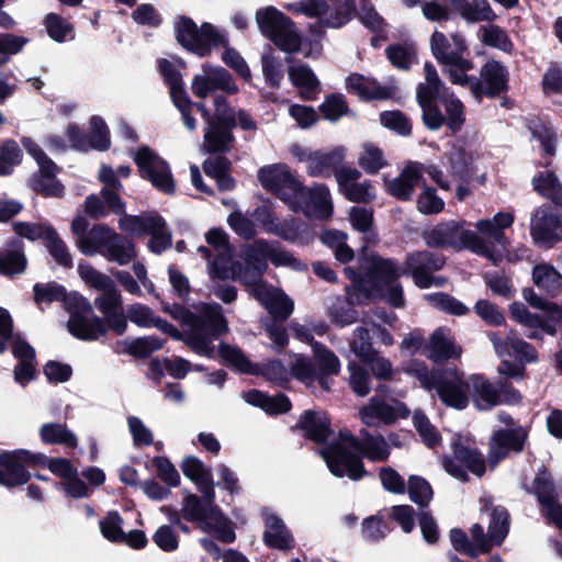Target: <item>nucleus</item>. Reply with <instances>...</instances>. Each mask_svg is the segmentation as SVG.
I'll use <instances>...</instances> for the list:
<instances>
[{"label": "nucleus", "instance_id": "3c124183", "mask_svg": "<svg viewBox=\"0 0 562 562\" xmlns=\"http://www.w3.org/2000/svg\"><path fill=\"white\" fill-rule=\"evenodd\" d=\"M509 313L512 318L530 329H541L543 333L553 331V328L547 326V324L540 319L539 314L531 313L521 302H513L509 305Z\"/></svg>", "mask_w": 562, "mask_h": 562}, {"label": "nucleus", "instance_id": "9d476101", "mask_svg": "<svg viewBox=\"0 0 562 562\" xmlns=\"http://www.w3.org/2000/svg\"><path fill=\"white\" fill-rule=\"evenodd\" d=\"M245 265L236 261L233 263V270L239 273L244 271L245 278H250L252 282L263 284L261 278L268 268L267 260H270L276 267L289 266L295 258L286 250L276 249L266 239H258L245 251Z\"/></svg>", "mask_w": 562, "mask_h": 562}, {"label": "nucleus", "instance_id": "f8f14e48", "mask_svg": "<svg viewBox=\"0 0 562 562\" xmlns=\"http://www.w3.org/2000/svg\"><path fill=\"white\" fill-rule=\"evenodd\" d=\"M134 162L142 179L150 181L160 192L173 194L176 183L168 162L147 145L138 147Z\"/></svg>", "mask_w": 562, "mask_h": 562}, {"label": "nucleus", "instance_id": "ea45409f", "mask_svg": "<svg viewBox=\"0 0 562 562\" xmlns=\"http://www.w3.org/2000/svg\"><path fill=\"white\" fill-rule=\"evenodd\" d=\"M446 263L443 256L436 255L428 250H417L407 254L404 268L412 270L439 271Z\"/></svg>", "mask_w": 562, "mask_h": 562}, {"label": "nucleus", "instance_id": "0e129e2a", "mask_svg": "<svg viewBox=\"0 0 562 562\" xmlns=\"http://www.w3.org/2000/svg\"><path fill=\"white\" fill-rule=\"evenodd\" d=\"M529 126L532 137L538 139L546 155L554 156L557 151V133L540 120L532 121Z\"/></svg>", "mask_w": 562, "mask_h": 562}, {"label": "nucleus", "instance_id": "f03ea898", "mask_svg": "<svg viewBox=\"0 0 562 562\" xmlns=\"http://www.w3.org/2000/svg\"><path fill=\"white\" fill-rule=\"evenodd\" d=\"M175 34L181 47L201 58L210 56L214 48L225 47L223 61L244 80L251 79L246 60L235 48L228 47V40L213 24L203 22L199 27L191 18L180 15L175 23Z\"/></svg>", "mask_w": 562, "mask_h": 562}, {"label": "nucleus", "instance_id": "e433bc0d", "mask_svg": "<svg viewBox=\"0 0 562 562\" xmlns=\"http://www.w3.org/2000/svg\"><path fill=\"white\" fill-rule=\"evenodd\" d=\"M313 357L318 374V383H322L323 378L339 373L340 361L338 357L324 344H313Z\"/></svg>", "mask_w": 562, "mask_h": 562}, {"label": "nucleus", "instance_id": "2f4dec72", "mask_svg": "<svg viewBox=\"0 0 562 562\" xmlns=\"http://www.w3.org/2000/svg\"><path fill=\"white\" fill-rule=\"evenodd\" d=\"M288 75L292 85L303 90L301 97L304 100L315 99V93L319 91L321 82L310 66H291L288 69Z\"/></svg>", "mask_w": 562, "mask_h": 562}, {"label": "nucleus", "instance_id": "f704fd0d", "mask_svg": "<svg viewBox=\"0 0 562 562\" xmlns=\"http://www.w3.org/2000/svg\"><path fill=\"white\" fill-rule=\"evenodd\" d=\"M38 435L44 445H59L70 449H75L78 446V438L68 429L65 423L43 424Z\"/></svg>", "mask_w": 562, "mask_h": 562}, {"label": "nucleus", "instance_id": "c03bdc74", "mask_svg": "<svg viewBox=\"0 0 562 562\" xmlns=\"http://www.w3.org/2000/svg\"><path fill=\"white\" fill-rule=\"evenodd\" d=\"M425 297L432 307L446 314L464 316L470 313V308L465 304L446 292L426 294Z\"/></svg>", "mask_w": 562, "mask_h": 562}, {"label": "nucleus", "instance_id": "e2e57ef3", "mask_svg": "<svg viewBox=\"0 0 562 562\" xmlns=\"http://www.w3.org/2000/svg\"><path fill=\"white\" fill-rule=\"evenodd\" d=\"M426 83H419L416 88V95H423L428 91L430 95L450 94L451 92L440 80L436 67L426 61L424 65Z\"/></svg>", "mask_w": 562, "mask_h": 562}, {"label": "nucleus", "instance_id": "423d86ee", "mask_svg": "<svg viewBox=\"0 0 562 562\" xmlns=\"http://www.w3.org/2000/svg\"><path fill=\"white\" fill-rule=\"evenodd\" d=\"M416 101L422 109V122L431 131L447 127L451 135H456L465 124V108L462 101L453 93L430 95L428 91L423 95H416Z\"/></svg>", "mask_w": 562, "mask_h": 562}, {"label": "nucleus", "instance_id": "5701e85b", "mask_svg": "<svg viewBox=\"0 0 562 562\" xmlns=\"http://www.w3.org/2000/svg\"><path fill=\"white\" fill-rule=\"evenodd\" d=\"M351 448L358 452L361 458L371 462L387 461L391 450L382 435L373 436L368 430H361V439L350 437Z\"/></svg>", "mask_w": 562, "mask_h": 562}, {"label": "nucleus", "instance_id": "052dcab7", "mask_svg": "<svg viewBox=\"0 0 562 562\" xmlns=\"http://www.w3.org/2000/svg\"><path fill=\"white\" fill-rule=\"evenodd\" d=\"M78 273L88 285L95 290L105 292L115 288L114 281L109 276L98 271L90 263L85 261L78 263Z\"/></svg>", "mask_w": 562, "mask_h": 562}, {"label": "nucleus", "instance_id": "4c0bfd02", "mask_svg": "<svg viewBox=\"0 0 562 562\" xmlns=\"http://www.w3.org/2000/svg\"><path fill=\"white\" fill-rule=\"evenodd\" d=\"M165 340L157 336L137 337L131 341H124V350H115V352H126L136 359H147L153 352L164 347Z\"/></svg>", "mask_w": 562, "mask_h": 562}, {"label": "nucleus", "instance_id": "0eeeda50", "mask_svg": "<svg viewBox=\"0 0 562 562\" xmlns=\"http://www.w3.org/2000/svg\"><path fill=\"white\" fill-rule=\"evenodd\" d=\"M470 226L467 221H448L435 225L431 229L423 233V239L429 248L469 249L480 256L486 257L494 262L492 250L482 237L475 232L467 229Z\"/></svg>", "mask_w": 562, "mask_h": 562}, {"label": "nucleus", "instance_id": "a18cd8bd", "mask_svg": "<svg viewBox=\"0 0 562 562\" xmlns=\"http://www.w3.org/2000/svg\"><path fill=\"white\" fill-rule=\"evenodd\" d=\"M509 531V513L504 506H494L491 512L488 537L494 544L503 543Z\"/></svg>", "mask_w": 562, "mask_h": 562}, {"label": "nucleus", "instance_id": "a878e982", "mask_svg": "<svg viewBox=\"0 0 562 562\" xmlns=\"http://www.w3.org/2000/svg\"><path fill=\"white\" fill-rule=\"evenodd\" d=\"M26 266L27 259L23 241L18 237L9 239L5 248L0 250V274L5 277L21 274L25 271Z\"/></svg>", "mask_w": 562, "mask_h": 562}, {"label": "nucleus", "instance_id": "393cba45", "mask_svg": "<svg viewBox=\"0 0 562 562\" xmlns=\"http://www.w3.org/2000/svg\"><path fill=\"white\" fill-rule=\"evenodd\" d=\"M469 384L472 402L477 409L487 411L499 405L497 380L492 382L483 374H472Z\"/></svg>", "mask_w": 562, "mask_h": 562}, {"label": "nucleus", "instance_id": "13d9d810", "mask_svg": "<svg viewBox=\"0 0 562 562\" xmlns=\"http://www.w3.org/2000/svg\"><path fill=\"white\" fill-rule=\"evenodd\" d=\"M414 426L420 436L423 442L429 448L435 449L441 442V435L430 423L429 418L423 412H415L413 416Z\"/></svg>", "mask_w": 562, "mask_h": 562}, {"label": "nucleus", "instance_id": "69168bd1", "mask_svg": "<svg viewBox=\"0 0 562 562\" xmlns=\"http://www.w3.org/2000/svg\"><path fill=\"white\" fill-rule=\"evenodd\" d=\"M154 215H128L124 214L120 218V228L124 232L135 234L137 236H145L146 231L156 227L157 222L153 221Z\"/></svg>", "mask_w": 562, "mask_h": 562}, {"label": "nucleus", "instance_id": "de8ad7c7", "mask_svg": "<svg viewBox=\"0 0 562 562\" xmlns=\"http://www.w3.org/2000/svg\"><path fill=\"white\" fill-rule=\"evenodd\" d=\"M23 153L14 139H5L0 144V177L12 175L14 167L22 162Z\"/></svg>", "mask_w": 562, "mask_h": 562}, {"label": "nucleus", "instance_id": "c85d7f7f", "mask_svg": "<svg viewBox=\"0 0 562 562\" xmlns=\"http://www.w3.org/2000/svg\"><path fill=\"white\" fill-rule=\"evenodd\" d=\"M104 322L102 318L92 314L75 316L68 321V331L77 339L83 341H94L104 336Z\"/></svg>", "mask_w": 562, "mask_h": 562}, {"label": "nucleus", "instance_id": "8fccbe9b", "mask_svg": "<svg viewBox=\"0 0 562 562\" xmlns=\"http://www.w3.org/2000/svg\"><path fill=\"white\" fill-rule=\"evenodd\" d=\"M447 159L451 169V175L460 180L470 177V165L472 157L468 154L463 146L453 145L447 153Z\"/></svg>", "mask_w": 562, "mask_h": 562}, {"label": "nucleus", "instance_id": "4468645a", "mask_svg": "<svg viewBox=\"0 0 562 562\" xmlns=\"http://www.w3.org/2000/svg\"><path fill=\"white\" fill-rule=\"evenodd\" d=\"M509 91V70L501 61L488 59L480 69V77L474 76L471 93L477 100L483 97L497 99Z\"/></svg>", "mask_w": 562, "mask_h": 562}, {"label": "nucleus", "instance_id": "bb28decb", "mask_svg": "<svg viewBox=\"0 0 562 562\" xmlns=\"http://www.w3.org/2000/svg\"><path fill=\"white\" fill-rule=\"evenodd\" d=\"M453 13L459 14L468 22H493L497 15L487 0H443Z\"/></svg>", "mask_w": 562, "mask_h": 562}, {"label": "nucleus", "instance_id": "c9c22d12", "mask_svg": "<svg viewBox=\"0 0 562 562\" xmlns=\"http://www.w3.org/2000/svg\"><path fill=\"white\" fill-rule=\"evenodd\" d=\"M360 414L362 422L368 426L373 425L371 419H379L385 425H392L397 419L395 407L378 396L371 397L369 404L362 407Z\"/></svg>", "mask_w": 562, "mask_h": 562}, {"label": "nucleus", "instance_id": "7c9ffc66", "mask_svg": "<svg viewBox=\"0 0 562 562\" xmlns=\"http://www.w3.org/2000/svg\"><path fill=\"white\" fill-rule=\"evenodd\" d=\"M532 188L541 196L562 210V183L554 171H539L532 178Z\"/></svg>", "mask_w": 562, "mask_h": 562}, {"label": "nucleus", "instance_id": "bf43d9fd", "mask_svg": "<svg viewBox=\"0 0 562 562\" xmlns=\"http://www.w3.org/2000/svg\"><path fill=\"white\" fill-rule=\"evenodd\" d=\"M153 221L157 222L156 227L146 231L145 235H150L149 249L155 254H160L171 245V234L167 231L166 221L161 215L154 214Z\"/></svg>", "mask_w": 562, "mask_h": 562}, {"label": "nucleus", "instance_id": "864d4df0", "mask_svg": "<svg viewBox=\"0 0 562 562\" xmlns=\"http://www.w3.org/2000/svg\"><path fill=\"white\" fill-rule=\"evenodd\" d=\"M408 496L419 507H427L432 499L434 491L430 483L419 475L408 477Z\"/></svg>", "mask_w": 562, "mask_h": 562}, {"label": "nucleus", "instance_id": "338daca9", "mask_svg": "<svg viewBox=\"0 0 562 562\" xmlns=\"http://www.w3.org/2000/svg\"><path fill=\"white\" fill-rule=\"evenodd\" d=\"M348 370L350 372L349 384L351 390L358 396H367L371 391L369 370L353 361L349 362Z\"/></svg>", "mask_w": 562, "mask_h": 562}, {"label": "nucleus", "instance_id": "c756f323", "mask_svg": "<svg viewBox=\"0 0 562 562\" xmlns=\"http://www.w3.org/2000/svg\"><path fill=\"white\" fill-rule=\"evenodd\" d=\"M402 270L403 268H400L394 259L375 255L371 257L368 276L371 281H374V286L381 289L385 284L396 282L400 277L404 276Z\"/></svg>", "mask_w": 562, "mask_h": 562}, {"label": "nucleus", "instance_id": "5fc2aeb1", "mask_svg": "<svg viewBox=\"0 0 562 562\" xmlns=\"http://www.w3.org/2000/svg\"><path fill=\"white\" fill-rule=\"evenodd\" d=\"M381 124L401 136L412 135V121L401 110L383 111L380 114Z\"/></svg>", "mask_w": 562, "mask_h": 562}, {"label": "nucleus", "instance_id": "9b49d317", "mask_svg": "<svg viewBox=\"0 0 562 562\" xmlns=\"http://www.w3.org/2000/svg\"><path fill=\"white\" fill-rule=\"evenodd\" d=\"M329 471L336 477L347 476L352 481H359L370 475L361 456L346 447L341 441L335 440L327 443L321 451Z\"/></svg>", "mask_w": 562, "mask_h": 562}, {"label": "nucleus", "instance_id": "09e8293b", "mask_svg": "<svg viewBox=\"0 0 562 562\" xmlns=\"http://www.w3.org/2000/svg\"><path fill=\"white\" fill-rule=\"evenodd\" d=\"M482 43L488 47L497 48L506 54L514 52V43L504 29L496 24L481 27Z\"/></svg>", "mask_w": 562, "mask_h": 562}, {"label": "nucleus", "instance_id": "774afa93", "mask_svg": "<svg viewBox=\"0 0 562 562\" xmlns=\"http://www.w3.org/2000/svg\"><path fill=\"white\" fill-rule=\"evenodd\" d=\"M261 64L266 83L272 89H279L284 77L281 60L272 55H262Z\"/></svg>", "mask_w": 562, "mask_h": 562}, {"label": "nucleus", "instance_id": "20e7f679", "mask_svg": "<svg viewBox=\"0 0 562 562\" xmlns=\"http://www.w3.org/2000/svg\"><path fill=\"white\" fill-rule=\"evenodd\" d=\"M0 483L12 490L30 482V469L47 468L54 475L64 479L75 476L77 468L66 458H49L42 452L27 449L0 451Z\"/></svg>", "mask_w": 562, "mask_h": 562}, {"label": "nucleus", "instance_id": "473e14b6", "mask_svg": "<svg viewBox=\"0 0 562 562\" xmlns=\"http://www.w3.org/2000/svg\"><path fill=\"white\" fill-rule=\"evenodd\" d=\"M105 251H100L109 261L121 266L130 263L136 257L135 244L127 237L113 233L105 246Z\"/></svg>", "mask_w": 562, "mask_h": 562}, {"label": "nucleus", "instance_id": "79ce46f5", "mask_svg": "<svg viewBox=\"0 0 562 562\" xmlns=\"http://www.w3.org/2000/svg\"><path fill=\"white\" fill-rule=\"evenodd\" d=\"M43 25L45 26L47 35L57 43H64L75 37L74 25L57 13L50 12L46 14L43 20Z\"/></svg>", "mask_w": 562, "mask_h": 562}, {"label": "nucleus", "instance_id": "ddd939ff", "mask_svg": "<svg viewBox=\"0 0 562 562\" xmlns=\"http://www.w3.org/2000/svg\"><path fill=\"white\" fill-rule=\"evenodd\" d=\"M451 450L452 457H445L442 461V467L449 475L464 483L469 481L467 470L479 477L484 475L485 460L476 448L467 447L458 436L451 443Z\"/></svg>", "mask_w": 562, "mask_h": 562}, {"label": "nucleus", "instance_id": "4d7b16f0", "mask_svg": "<svg viewBox=\"0 0 562 562\" xmlns=\"http://www.w3.org/2000/svg\"><path fill=\"white\" fill-rule=\"evenodd\" d=\"M45 246L54 260L66 269L72 268V258L65 241L59 237L56 229L48 232Z\"/></svg>", "mask_w": 562, "mask_h": 562}, {"label": "nucleus", "instance_id": "6e6d98bb", "mask_svg": "<svg viewBox=\"0 0 562 562\" xmlns=\"http://www.w3.org/2000/svg\"><path fill=\"white\" fill-rule=\"evenodd\" d=\"M350 349L356 356L363 361H371L378 351L371 342L370 330L366 327H357L353 330V339L350 341Z\"/></svg>", "mask_w": 562, "mask_h": 562}, {"label": "nucleus", "instance_id": "a19ab883", "mask_svg": "<svg viewBox=\"0 0 562 562\" xmlns=\"http://www.w3.org/2000/svg\"><path fill=\"white\" fill-rule=\"evenodd\" d=\"M88 151L93 149L105 151L111 146L110 130L105 121L99 115H92L89 121Z\"/></svg>", "mask_w": 562, "mask_h": 562}, {"label": "nucleus", "instance_id": "6e6552de", "mask_svg": "<svg viewBox=\"0 0 562 562\" xmlns=\"http://www.w3.org/2000/svg\"><path fill=\"white\" fill-rule=\"evenodd\" d=\"M256 21L261 34L280 50L289 54L285 63H293L294 58L291 54L297 53L302 45V38L293 20L270 5L256 12Z\"/></svg>", "mask_w": 562, "mask_h": 562}, {"label": "nucleus", "instance_id": "412c9836", "mask_svg": "<svg viewBox=\"0 0 562 562\" xmlns=\"http://www.w3.org/2000/svg\"><path fill=\"white\" fill-rule=\"evenodd\" d=\"M386 192L400 201H409L420 183H425L423 173L417 164L407 165L393 180L384 177Z\"/></svg>", "mask_w": 562, "mask_h": 562}, {"label": "nucleus", "instance_id": "37998d69", "mask_svg": "<svg viewBox=\"0 0 562 562\" xmlns=\"http://www.w3.org/2000/svg\"><path fill=\"white\" fill-rule=\"evenodd\" d=\"M235 140L233 133L210 125L204 134V149L207 154H226Z\"/></svg>", "mask_w": 562, "mask_h": 562}, {"label": "nucleus", "instance_id": "7ed1b4c3", "mask_svg": "<svg viewBox=\"0 0 562 562\" xmlns=\"http://www.w3.org/2000/svg\"><path fill=\"white\" fill-rule=\"evenodd\" d=\"M194 484L201 496L193 493L184 495L181 503L183 519L196 524L202 531L212 533L223 543H233L236 540L234 524L215 503L212 473Z\"/></svg>", "mask_w": 562, "mask_h": 562}, {"label": "nucleus", "instance_id": "f257e3e1", "mask_svg": "<svg viewBox=\"0 0 562 562\" xmlns=\"http://www.w3.org/2000/svg\"><path fill=\"white\" fill-rule=\"evenodd\" d=\"M261 186L286 203L294 212L327 218L333 213L329 189L325 184L306 188L285 164L265 166L258 171Z\"/></svg>", "mask_w": 562, "mask_h": 562}, {"label": "nucleus", "instance_id": "cd10ccee", "mask_svg": "<svg viewBox=\"0 0 562 562\" xmlns=\"http://www.w3.org/2000/svg\"><path fill=\"white\" fill-rule=\"evenodd\" d=\"M344 156V149L340 147L327 153L308 151L306 156L307 173L312 177H329L341 165Z\"/></svg>", "mask_w": 562, "mask_h": 562}, {"label": "nucleus", "instance_id": "b1692460", "mask_svg": "<svg viewBox=\"0 0 562 562\" xmlns=\"http://www.w3.org/2000/svg\"><path fill=\"white\" fill-rule=\"evenodd\" d=\"M424 355L434 363L441 364L450 359H458L461 356V348L446 336L445 328L439 327L431 334Z\"/></svg>", "mask_w": 562, "mask_h": 562}, {"label": "nucleus", "instance_id": "603ef678", "mask_svg": "<svg viewBox=\"0 0 562 562\" xmlns=\"http://www.w3.org/2000/svg\"><path fill=\"white\" fill-rule=\"evenodd\" d=\"M305 228L306 224L302 220L291 216L281 222H277L274 226L268 228V233L285 241L295 243Z\"/></svg>", "mask_w": 562, "mask_h": 562}, {"label": "nucleus", "instance_id": "6ab92c4d", "mask_svg": "<svg viewBox=\"0 0 562 562\" xmlns=\"http://www.w3.org/2000/svg\"><path fill=\"white\" fill-rule=\"evenodd\" d=\"M522 488L526 493L536 496L537 502L541 507L542 515L562 504L558 501V491L554 477L544 464L538 469L532 484H525Z\"/></svg>", "mask_w": 562, "mask_h": 562}, {"label": "nucleus", "instance_id": "680f3d73", "mask_svg": "<svg viewBox=\"0 0 562 562\" xmlns=\"http://www.w3.org/2000/svg\"><path fill=\"white\" fill-rule=\"evenodd\" d=\"M34 301L36 304H50L53 302H64L66 299V289L55 281L48 283H35L33 286Z\"/></svg>", "mask_w": 562, "mask_h": 562}, {"label": "nucleus", "instance_id": "f3484780", "mask_svg": "<svg viewBox=\"0 0 562 562\" xmlns=\"http://www.w3.org/2000/svg\"><path fill=\"white\" fill-rule=\"evenodd\" d=\"M291 431L299 432L304 439L316 445H327L334 435L331 419L323 409L303 411L297 422L291 427Z\"/></svg>", "mask_w": 562, "mask_h": 562}, {"label": "nucleus", "instance_id": "a211bd4d", "mask_svg": "<svg viewBox=\"0 0 562 562\" xmlns=\"http://www.w3.org/2000/svg\"><path fill=\"white\" fill-rule=\"evenodd\" d=\"M189 327L191 330L186 337L217 339L228 331L227 321L217 303L204 304L201 314L194 313Z\"/></svg>", "mask_w": 562, "mask_h": 562}, {"label": "nucleus", "instance_id": "49530a36", "mask_svg": "<svg viewBox=\"0 0 562 562\" xmlns=\"http://www.w3.org/2000/svg\"><path fill=\"white\" fill-rule=\"evenodd\" d=\"M318 110L323 117L329 122H337L350 112L346 97L339 92L325 95Z\"/></svg>", "mask_w": 562, "mask_h": 562}, {"label": "nucleus", "instance_id": "4be33fe9", "mask_svg": "<svg viewBox=\"0 0 562 562\" xmlns=\"http://www.w3.org/2000/svg\"><path fill=\"white\" fill-rule=\"evenodd\" d=\"M346 89L364 101L387 100L393 94L392 88L382 86L376 79L367 78L358 72H352L346 78Z\"/></svg>", "mask_w": 562, "mask_h": 562}, {"label": "nucleus", "instance_id": "2eb2a0df", "mask_svg": "<svg viewBox=\"0 0 562 562\" xmlns=\"http://www.w3.org/2000/svg\"><path fill=\"white\" fill-rule=\"evenodd\" d=\"M530 234L535 241L552 247L562 240V210L544 203L532 215Z\"/></svg>", "mask_w": 562, "mask_h": 562}, {"label": "nucleus", "instance_id": "72a5a7b5", "mask_svg": "<svg viewBox=\"0 0 562 562\" xmlns=\"http://www.w3.org/2000/svg\"><path fill=\"white\" fill-rule=\"evenodd\" d=\"M532 279L537 288L552 299L562 292V274L552 265H536L532 269Z\"/></svg>", "mask_w": 562, "mask_h": 562}, {"label": "nucleus", "instance_id": "aec40b11", "mask_svg": "<svg viewBox=\"0 0 562 562\" xmlns=\"http://www.w3.org/2000/svg\"><path fill=\"white\" fill-rule=\"evenodd\" d=\"M254 294L271 315L267 321L285 322L293 313L294 303L282 291H271L265 284H257Z\"/></svg>", "mask_w": 562, "mask_h": 562}, {"label": "nucleus", "instance_id": "39448f33", "mask_svg": "<svg viewBox=\"0 0 562 562\" xmlns=\"http://www.w3.org/2000/svg\"><path fill=\"white\" fill-rule=\"evenodd\" d=\"M406 373L416 378L425 390H436L446 406L462 411L469 405L470 384L457 368L429 370L425 362L415 360Z\"/></svg>", "mask_w": 562, "mask_h": 562}, {"label": "nucleus", "instance_id": "1a4fd4ad", "mask_svg": "<svg viewBox=\"0 0 562 562\" xmlns=\"http://www.w3.org/2000/svg\"><path fill=\"white\" fill-rule=\"evenodd\" d=\"M217 353L226 366L241 374L260 375L282 387L290 382L291 373L279 359H272L259 366L252 362L239 347L224 341L220 342Z\"/></svg>", "mask_w": 562, "mask_h": 562}, {"label": "nucleus", "instance_id": "58836bf2", "mask_svg": "<svg viewBox=\"0 0 562 562\" xmlns=\"http://www.w3.org/2000/svg\"><path fill=\"white\" fill-rule=\"evenodd\" d=\"M355 301L348 297L345 300L337 299L327 311V316L331 324L342 328L356 323L359 318V313L355 308Z\"/></svg>", "mask_w": 562, "mask_h": 562}, {"label": "nucleus", "instance_id": "dca6fc26", "mask_svg": "<svg viewBox=\"0 0 562 562\" xmlns=\"http://www.w3.org/2000/svg\"><path fill=\"white\" fill-rule=\"evenodd\" d=\"M528 432L524 427L501 428L493 432L488 443L487 461L492 468L510 453H520L525 449Z\"/></svg>", "mask_w": 562, "mask_h": 562}]
</instances>
